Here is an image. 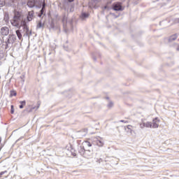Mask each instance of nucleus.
<instances>
[{
	"label": "nucleus",
	"instance_id": "a19ab883",
	"mask_svg": "<svg viewBox=\"0 0 179 179\" xmlns=\"http://www.w3.org/2000/svg\"><path fill=\"white\" fill-rule=\"evenodd\" d=\"M73 156H76V153H73Z\"/></svg>",
	"mask_w": 179,
	"mask_h": 179
},
{
	"label": "nucleus",
	"instance_id": "f8f14e48",
	"mask_svg": "<svg viewBox=\"0 0 179 179\" xmlns=\"http://www.w3.org/2000/svg\"><path fill=\"white\" fill-rule=\"evenodd\" d=\"M62 23H63V27H66V23H68V16H66V14L63 15L62 19Z\"/></svg>",
	"mask_w": 179,
	"mask_h": 179
},
{
	"label": "nucleus",
	"instance_id": "bb28decb",
	"mask_svg": "<svg viewBox=\"0 0 179 179\" xmlns=\"http://www.w3.org/2000/svg\"><path fill=\"white\" fill-rule=\"evenodd\" d=\"M3 51L0 50V59H3Z\"/></svg>",
	"mask_w": 179,
	"mask_h": 179
},
{
	"label": "nucleus",
	"instance_id": "f03ea898",
	"mask_svg": "<svg viewBox=\"0 0 179 179\" xmlns=\"http://www.w3.org/2000/svg\"><path fill=\"white\" fill-rule=\"evenodd\" d=\"M22 14L20 12H16L13 19L10 20L12 26H14V27H20V23L22 26V23L24 22L22 21Z\"/></svg>",
	"mask_w": 179,
	"mask_h": 179
},
{
	"label": "nucleus",
	"instance_id": "20e7f679",
	"mask_svg": "<svg viewBox=\"0 0 179 179\" xmlns=\"http://www.w3.org/2000/svg\"><path fill=\"white\" fill-rule=\"evenodd\" d=\"M0 34L2 38H3L5 36H8L9 34V28L8 27H1L0 30Z\"/></svg>",
	"mask_w": 179,
	"mask_h": 179
},
{
	"label": "nucleus",
	"instance_id": "ddd939ff",
	"mask_svg": "<svg viewBox=\"0 0 179 179\" xmlns=\"http://www.w3.org/2000/svg\"><path fill=\"white\" fill-rule=\"evenodd\" d=\"M34 16V11H29L28 13V15L27 17V19L28 22H31L33 20V17Z\"/></svg>",
	"mask_w": 179,
	"mask_h": 179
},
{
	"label": "nucleus",
	"instance_id": "39448f33",
	"mask_svg": "<svg viewBox=\"0 0 179 179\" xmlns=\"http://www.w3.org/2000/svg\"><path fill=\"white\" fill-rule=\"evenodd\" d=\"M113 10L120 11V10H124L122 8V6H121V3H116L113 5Z\"/></svg>",
	"mask_w": 179,
	"mask_h": 179
},
{
	"label": "nucleus",
	"instance_id": "37998d69",
	"mask_svg": "<svg viewBox=\"0 0 179 179\" xmlns=\"http://www.w3.org/2000/svg\"><path fill=\"white\" fill-rule=\"evenodd\" d=\"M104 9H107V6H106L104 7Z\"/></svg>",
	"mask_w": 179,
	"mask_h": 179
},
{
	"label": "nucleus",
	"instance_id": "7ed1b4c3",
	"mask_svg": "<svg viewBox=\"0 0 179 179\" xmlns=\"http://www.w3.org/2000/svg\"><path fill=\"white\" fill-rule=\"evenodd\" d=\"M78 153L85 159H92L93 157V150H87L83 147H78Z\"/></svg>",
	"mask_w": 179,
	"mask_h": 179
},
{
	"label": "nucleus",
	"instance_id": "aec40b11",
	"mask_svg": "<svg viewBox=\"0 0 179 179\" xmlns=\"http://www.w3.org/2000/svg\"><path fill=\"white\" fill-rule=\"evenodd\" d=\"M96 145L99 148H101L104 145V143H103V141H101V140H96Z\"/></svg>",
	"mask_w": 179,
	"mask_h": 179
},
{
	"label": "nucleus",
	"instance_id": "f257e3e1",
	"mask_svg": "<svg viewBox=\"0 0 179 179\" xmlns=\"http://www.w3.org/2000/svg\"><path fill=\"white\" fill-rule=\"evenodd\" d=\"M16 41V35L9 34L6 41H4L5 50H10Z\"/></svg>",
	"mask_w": 179,
	"mask_h": 179
},
{
	"label": "nucleus",
	"instance_id": "c756f323",
	"mask_svg": "<svg viewBox=\"0 0 179 179\" xmlns=\"http://www.w3.org/2000/svg\"><path fill=\"white\" fill-rule=\"evenodd\" d=\"M113 106H114V103H113V102H110L108 104V107L109 108H111V107H113Z\"/></svg>",
	"mask_w": 179,
	"mask_h": 179
},
{
	"label": "nucleus",
	"instance_id": "e433bc0d",
	"mask_svg": "<svg viewBox=\"0 0 179 179\" xmlns=\"http://www.w3.org/2000/svg\"><path fill=\"white\" fill-rule=\"evenodd\" d=\"M176 22H177V23H179V18H177V19L176 20Z\"/></svg>",
	"mask_w": 179,
	"mask_h": 179
},
{
	"label": "nucleus",
	"instance_id": "c9c22d12",
	"mask_svg": "<svg viewBox=\"0 0 179 179\" xmlns=\"http://www.w3.org/2000/svg\"><path fill=\"white\" fill-rule=\"evenodd\" d=\"M176 51H179V45H177Z\"/></svg>",
	"mask_w": 179,
	"mask_h": 179
},
{
	"label": "nucleus",
	"instance_id": "dca6fc26",
	"mask_svg": "<svg viewBox=\"0 0 179 179\" xmlns=\"http://www.w3.org/2000/svg\"><path fill=\"white\" fill-rule=\"evenodd\" d=\"M24 24H26V22H22V27H20V32L22 34V35L24 36V33L26 31H24Z\"/></svg>",
	"mask_w": 179,
	"mask_h": 179
},
{
	"label": "nucleus",
	"instance_id": "7c9ffc66",
	"mask_svg": "<svg viewBox=\"0 0 179 179\" xmlns=\"http://www.w3.org/2000/svg\"><path fill=\"white\" fill-rule=\"evenodd\" d=\"M10 113H11V114H13L15 113V109L13 108V105H11Z\"/></svg>",
	"mask_w": 179,
	"mask_h": 179
},
{
	"label": "nucleus",
	"instance_id": "72a5a7b5",
	"mask_svg": "<svg viewBox=\"0 0 179 179\" xmlns=\"http://www.w3.org/2000/svg\"><path fill=\"white\" fill-rule=\"evenodd\" d=\"M42 8L43 9H45V2H43V4H42Z\"/></svg>",
	"mask_w": 179,
	"mask_h": 179
},
{
	"label": "nucleus",
	"instance_id": "4468645a",
	"mask_svg": "<svg viewBox=\"0 0 179 179\" xmlns=\"http://www.w3.org/2000/svg\"><path fill=\"white\" fill-rule=\"evenodd\" d=\"M27 6L29 8H34V6H36V1L35 0H29L27 2Z\"/></svg>",
	"mask_w": 179,
	"mask_h": 179
},
{
	"label": "nucleus",
	"instance_id": "473e14b6",
	"mask_svg": "<svg viewBox=\"0 0 179 179\" xmlns=\"http://www.w3.org/2000/svg\"><path fill=\"white\" fill-rule=\"evenodd\" d=\"M120 122H124V124H128V121L127 120H120Z\"/></svg>",
	"mask_w": 179,
	"mask_h": 179
},
{
	"label": "nucleus",
	"instance_id": "2f4dec72",
	"mask_svg": "<svg viewBox=\"0 0 179 179\" xmlns=\"http://www.w3.org/2000/svg\"><path fill=\"white\" fill-rule=\"evenodd\" d=\"M4 41L3 39H2L1 38H0V47L2 45V44H3Z\"/></svg>",
	"mask_w": 179,
	"mask_h": 179
},
{
	"label": "nucleus",
	"instance_id": "c85d7f7f",
	"mask_svg": "<svg viewBox=\"0 0 179 179\" xmlns=\"http://www.w3.org/2000/svg\"><path fill=\"white\" fill-rule=\"evenodd\" d=\"M140 128H141L142 129H143V128H145V122L140 124Z\"/></svg>",
	"mask_w": 179,
	"mask_h": 179
},
{
	"label": "nucleus",
	"instance_id": "9b49d317",
	"mask_svg": "<svg viewBox=\"0 0 179 179\" xmlns=\"http://www.w3.org/2000/svg\"><path fill=\"white\" fill-rule=\"evenodd\" d=\"M80 147L83 148L84 149H87V148H92V143L86 141L83 142L82 145Z\"/></svg>",
	"mask_w": 179,
	"mask_h": 179
},
{
	"label": "nucleus",
	"instance_id": "b1692460",
	"mask_svg": "<svg viewBox=\"0 0 179 179\" xmlns=\"http://www.w3.org/2000/svg\"><path fill=\"white\" fill-rule=\"evenodd\" d=\"M82 19H86V17H89V14L86 13H83L81 15Z\"/></svg>",
	"mask_w": 179,
	"mask_h": 179
},
{
	"label": "nucleus",
	"instance_id": "a211bd4d",
	"mask_svg": "<svg viewBox=\"0 0 179 179\" xmlns=\"http://www.w3.org/2000/svg\"><path fill=\"white\" fill-rule=\"evenodd\" d=\"M15 33L17 34V37H18V40H22L23 38V35L22 33H20V31L19 29L16 30Z\"/></svg>",
	"mask_w": 179,
	"mask_h": 179
},
{
	"label": "nucleus",
	"instance_id": "9d476101",
	"mask_svg": "<svg viewBox=\"0 0 179 179\" xmlns=\"http://www.w3.org/2000/svg\"><path fill=\"white\" fill-rule=\"evenodd\" d=\"M159 122H160V120L159 117H155L152 120V128H159Z\"/></svg>",
	"mask_w": 179,
	"mask_h": 179
},
{
	"label": "nucleus",
	"instance_id": "393cba45",
	"mask_svg": "<svg viewBox=\"0 0 179 179\" xmlns=\"http://www.w3.org/2000/svg\"><path fill=\"white\" fill-rule=\"evenodd\" d=\"M16 94H17L16 91L11 90L10 92V97H13V96H16Z\"/></svg>",
	"mask_w": 179,
	"mask_h": 179
},
{
	"label": "nucleus",
	"instance_id": "6e6552de",
	"mask_svg": "<svg viewBox=\"0 0 179 179\" xmlns=\"http://www.w3.org/2000/svg\"><path fill=\"white\" fill-rule=\"evenodd\" d=\"M97 0H91L89 3V8H91V9H96L97 8Z\"/></svg>",
	"mask_w": 179,
	"mask_h": 179
},
{
	"label": "nucleus",
	"instance_id": "a878e982",
	"mask_svg": "<svg viewBox=\"0 0 179 179\" xmlns=\"http://www.w3.org/2000/svg\"><path fill=\"white\" fill-rule=\"evenodd\" d=\"M5 6V0H0V8Z\"/></svg>",
	"mask_w": 179,
	"mask_h": 179
},
{
	"label": "nucleus",
	"instance_id": "ea45409f",
	"mask_svg": "<svg viewBox=\"0 0 179 179\" xmlns=\"http://www.w3.org/2000/svg\"><path fill=\"white\" fill-rule=\"evenodd\" d=\"M69 2H73L74 0H68Z\"/></svg>",
	"mask_w": 179,
	"mask_h": 179
},
{
	"label": "nucleus",
	"instance_id": "c03bdc74",
	"mask_svg": "<svg viewBox=\"0 0 179 179\" xmlns=\"http://www.w3.org/2000/svg\"><path fill=\"white\" fill-rule=\"evenodd\" d=\"M0 9H1V7H0Z\"/></svg>",
	"mask_w": 179,
	"mask_h": 179
},
{
	"label": "nucleus",
	"instance_id": "6ab92c4d",
	"mask_svg": "<svg viewBox=\"0 0 179 179\" xmlns=\"http://www.w3.org/2000/svg\"><path fill=\"white\" fill-rule=\"evenodd\" d=\"M43 27H44V22L40 20L36 25V29H41Z\"/></svg>",
	"mask_w": 179,
	"mask_h": 179
},
{
	"label": "nucleus",
	"instance_id": "423d86ee",
	"mask_svg": "<svg viewBox=\"0 0 179 179\" xmlns=\"http://www.w3.org/2000/svg\"><path fill=\"white\" fill-rule=\"evenodd\" d=\"M24 37H30V36H31V31H30L29 29V27H27V24H24Z\"/></svg>",
	"mask_w": 179,
	"mask_h": 179
},
{
	"label": "nucleus",
	"instance_id": "0eeeda50",
	"mask_svg": "<svg viewBox=\"0 0 179 179\" xmlns=\"http://www.w3.org/2000/svg\"><path fill=\"white\" fill-rule=\"evenodd\" d=\"M49 29L52 31H55V30L58 29V26L55 24V23L54 22V20H51Z\"/></svg>",
	"mask_w": 179,
	"mask_h": 179
},
{
	"label": "nucleus",
	"instance_id": "58836bf2",
	"mask_svg": "<svg viewBox=\"0 0 179 179\" xmlns=\"http://www.w3.org/2000/svg\"><path fill=\"white\" fill-rule=\"evenodd\" d=\"M94 61H97V59L96 57H93Z\"/></svg>",
	"mask_w": 179,
	"mask_h": 179
},
{
	"label": "nucleus",
	"instance_id": "cd10ccee",
	"mask_svg": "<svg viewBox=\"0 0 179 179\" xmlns=\"http://www.w3.org/2000/svg\"><path fill=\"white\" fill-rule=\"evenodd\" d=\"M132 126L131 125H127V129L130 130V134H132V129H131Z\"/></svg>",
	"mask_w": 179,
	"mask_h": 179
},
{
	"label": "nucleus",
	"instance_id": "412c9836",
	"mask_svg": "<svg viewBox=\"0 0 179 179\" xmlns=\"http://www.w3.org/2000/svg\"><path fill=\"white\" fill-rule=\"evenodd\" d=\"M45 12V8H41L40 10L39 14L38 15V17H41V16H43V15H44V13Z\"/></svg>",
	"mask_w": 179,
	"mask_h": 179
},
{
	"label": "nucleus",
	"instance_id": "2eb2a0df",
	"mask_svg": "<svg viewBox=\"0 0 179 179\" xmlns=\"http://www.w3.org/2000/svg\"><path fill=\"white\" fill-rule=\"evenodd\" d=\"M87 134V129H85L84 131H78V136L79 138H83V136H86Z\"/></svg>",
	"mask_w": 179,
	"mask_h": 179
},
{
	"label": "nucleus",
	"instance_id": "f3484780",
	"mask_svg": "<svg viewBox=\"0 0 179 179\" xmlns=\"http://www.w3.org/2000/svg\"><path fill=\"white\" fill-rule=\"evenodd\" d=\"M3 20L6 23H9V13H5Z\"/></svg>",
	"mask_w": 179,
	"mask_h": 179
},
{
	"label": "nucleus",
	"instance_id": "5701e85b",
	"mask_svg": "<svg viewBox=\"0 0 179 179\" xmlns=\"http://www.w3.org/2000/svg\"><path fill=\"white\" fill-rule=\"evenodd\" d=\"M144 124L145 128H152V122H147Z\"/></svg>",
	"mask_w": 179,
	"mask_h": 179
},
{
	"label": "nucleus",
	"instance_id": "1a4fd4ad",
	"mask_svg": "<svg viewBox=\"0 0 179 179\" xmlns=\"http://www.w3.org/2000/svg\"><path fill=\"white\" fill-rule=\"evenodd\" d=\"M38 108H40V105L37 106H29V108H27L25 111H27V113H33V111H37Z\"/></svg>",
	"mask_w": 179,
	"mask_h": 179
},
{
	"label": "nucleus",
	"instance_id": "4c0bfd02",
	"mask_svg": "<svg viewBox=\"0 0 179 179\" xmlns=\"http://www.w3.org/2000/svg\"><path fill=\"white\" fill-rule=\"evenodd\" d=\"M64 50H65L66 51H69V50H68V48H65V47H64Z\"/></svg>",
	"mask_w": 179,
	"mask_h": 179
},
{
	"label": "nucleus",
	"instance_id": "4be33fe9",
	"mask_svg": "<svg viewBox=\"0 0 179 179\" xmlns=\"http://www.w3.org/2000/svg\"><path fill=\"white\" fill-rule=\"evenodd\" d=\"M20 108H23V107H24V106H26V101H20Z\"/></svg>",
	"mask_w": 179,
	"mask_h": 179
},
{
	"label": "nucleus",
	"instance_id": "f704fd0d",
	"mask_svg": "<svg viewBox=\"0 0 179 179\" xmlns=\"http://www.w3.org/2000/svg\"><path fill=\"white\" fill-rule=\"evenodd\" d=\"M22 138H23V136H21L19 139H17V140L16 141V142H19V141L22 140Z\"/></svg>",
	"mask_w": 179,
	"mask_h": 179
},
{
	"label": "nucleus",
	"instance_id": "79ce46f5",
	"mask_svg": "<svg viewBox=\"0 0 179 179\" xmlns=\"http://www.w3.org/2000/svg\"><path fill=\"white\" fill-rule=\"evenodd\" d=\"M164 22H166V21H162V22H160V24H162V23H164Z\"/></svg>",
	"mask_w": 179,
	"mask_h": 179
}]
</instances>
